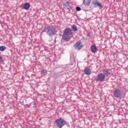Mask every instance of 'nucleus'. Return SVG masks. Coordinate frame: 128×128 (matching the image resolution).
<instances>
[{
  "label": "nucleus",
  "mask_w": 128,
  "mask_h": 128,
  "mask_svg": "<svg viewBox=\"0 0 128 128\" xmlns=\"http://www.w3.org/2000/svg\"><path fill=\"white\" fill-rule=\"evenodd\" d=\"M81 8H80V6H76V10H77V12H80V10Z\"/></svg>",
  "instance_id": "f3484780"
},
{
  "label": "nucleus",
  "mask_w": 128,
  "mask_h": 128,
  "mask_svg": "<svg viewBox=\"0 0 128 128\" xmlns=\"http://www.w3.org/2000/svg\"><path fill=\"white\" fill-rule=\"evenodd\" d=\"M74 48L77 50H80L82 48V42L80 41H78L74 45Z\"/></svg>",
  "instance_id": "39448f33"
},
{
  "label": "nucleus",
  "mask_w": 128,
  "mask_h": 128,
  "mask_svg": "<svg viewBox=\"0 0 128 128\" xmlns=\"http://www.w3.org/2000/svg\"><path fill=\"white\" fill-rule=\"evenodd\" d=\"M97 78L98 82H104L106 80V76L102 73H100L98 74Z\"/></svg>",
  "instance_id": "7ed1b4c3"
},
{
  "label": "nucleus",
  "mask_w": 128,
  "mask_h": 128,
  "mask_svg": "<svg viewBox=\"0 0 128 128\" xmlns=\"http://www.w3.org/2000/svg\"><path fill=\"white\" fill-rule=\"evenodd\" d=\"M62 38L66 42H68L70 38H72V37L70 35H68L67 34H64V33H63Z\"/></svg>",
  "instance_id": "423d86ee"
},
{
  "label": "nucleus",
  "mask_w": 128,
  "mask_h": 128,
  "mask_svg": "<svg viewBox=\"0 0 128 128\" xmlns=\"http://www.w3.org/2000/svg\"><path fill=\"white\" fill-rule=\"evenodd\" d=\"M114 98H120V96H122V92H120V90L118 89L116 90L114 92Z\"/></svg>",
  "instance_id": "20e7f679"
},
{
  "label": "nucleus",
  "mask_w": 128,
  "mask_h": 128,
  "mask_svg": "<svg viewBox=\"0 0 128 128\" xmlns=\"http://www.w3.org/2000/svg\"><path fill=\"white\" fill-rule=\"evenodd\" d=\"M43 32L51 36L56 34V30L54 26H48L44 29Z\"/></svg>",
  "instance_id": "f257e3e1"
},
{
  "label": "nucleus",
  "mask_w": 128,
  "mask_h": 128,
  "mask_svg": "<svg viewBox=\"0 0 128 128\" xmlns=\"http://www.w3.org/2000/svg\"><path fill=\"white\" fill-rule=\"evenodd\" d=\"M83 4H84L85 6H88V4H90V0H84Z\"/></svg>",
  "instance_id": "ddd939ff"
},
{
  "label": "nucleus",
  "mask_w": 128,
  "mask_h": 128,
  "mask_svg": "<svg viewBox=\"0 0 128 128\" xmlns=\"http://www.w3.org/2000/svg\"><path fill=\"white\" fill-rule=\"evenodd\" d=\"M6 47L5 46H0V52H4V50H6Z\"/></svg>",
  "instance_id": "dca6fc26"
},
{
  "label": "nucleus",
  "mask_w": 128,
  "mask_h": 128,
  "mask_svg": "<svg viewBox=\"0 0 128 128\" xmlns=\"http://www.w3.org/2000/svg\"><path fill=\"white\" fill-rule=\"evenodd\" d=\"M72 29L73 32H76L78 30V27L76 25H73L72 26Z\"/></svg>",
  "instance_id": "4468645a"
},
{
  "label": "nucleus",
  "mask_w": 128,
  "mask_h": 128,
  "mask_svg": "<svg viewBox=\"0 0 128 128\" xmlns=\"http://www.w3.org/2000/svg\"><path fill=\"white\" fill-rule=\"evenodd\" d=\"M2 60H4V58H2V57L0 56V62H2Z\"/></svg>",
  "instance_id": "a211bd4d"
},
{
  "label": "nucleus",
  "mask_w": 128,
  "mask_h": 128,
  "mask_svg": "<svg viewBox=\"0 0 128 128\" xmlns=\"http://www.w3.org/2000/svg\"><path fill=\"white\" fill-rule=\"evenodd\" d=\"M41 74H44V76H46V74H48V70H43L41 72Z\"/></svg>",
  "instance_id": "2eb2a0df"
},
{
  "label": "nucleus",
  "mask_w": 128,
  "mask_h": 128,
  "mask_svg": "<svg viewBox=\"0 0 128 128\" xmlns=\"http://www.w3.org/2000/svg\"><path fill=\"white\" fill-rule=\"evenodd\" d=\"M56 126L58 128H62V126L66 124V122L62 118H60L55 120Z\"/></svg>",
  "instance_id": "f03ea898"
},
{
  "label": "nucleus",
  "mask_w": 128,
  "mask_h": 128,
  "mask_svg": "<svg viewBox=\"0 0 128 128\" xmlns=\"http://www.w3.org/2000/svg\"><path fill=\"white\" fill-rule=\"evenodd\" d=\"M23 8L24 10H28L30 8V4L28 2H26L24 4V6Z\"/></svg>",
  "instance_id": "f8f14e48"
},
{
  "label": "nucleus",
  "mask_w": 128,
  "mask_h": 128,
  "mask_svg": "<svg viewBox=\"0 0 128 128\" xmlns=\"http://www.w3.org/2000/svg\"><path fill=\"white\" fill-rule=\"evenodd\" d=\"M103 74H104L105 77L110 76V72L108 70H103Z\"/></svg>",
  "instance_id": "9b49d317"
},
{
  "label": "nucleus",
  "mask_w": 128,
  "mask_h": 128,
  "mask_svg": "<svg viewBox=\"0 0 128 128\" xmlns=\"http://www.w3.org/2000/svg\"><path fill=\"white\" fill-rule=\"evenodd\" d=\"M90 50L93 54H96V52L98 48H96V45H92L90 46Z\"/></svg>",
  "instance_id": "9d476101"
},
{
  "label": "nucleus",
  "mask_w": 128,
  "mask_h": 128,
  "mask_svg": "<svg viewBox=\"0 0 128 128\" xmlns=\"http://www.w3.org/2000/svg\"><path fill=\"white\" fill-rule=\"evenodd\" d=\"M92 4L94 6H98L99 8H102V5L98 0H96L92 2Z\"/></svg>",
  "instance_id": "6e6552de"
},
{
  "label": "nucleus",
  "mask_w": 128,
  "mask_h": 128,
  "mask_svg": "<svg viewBox=\"0 0 128 128\" xmlns=\"http://www.w3.org/2000/svg\"><path fill=\"white\" fill-rule=\"evenodd\" d=\"M30 106H32L31 104H26V108H30Z\"/></svg>",
  "instance_id": "6ab92c4d"
},
{
  "label": "nucleus",
  "mask_w": 128,
  "mask_h": 128,
  "mask_svg": "<svg viewBox=\"0 0 128 128\" xmlns=\"http://www.w3.org/2000/svg\"><path fill=\"white\" fill-rule=\"evenodd\" d=\"M64 34H68V36H72V30L70 28H66L64 31Z\"/></svg>",
  "instance_id": "0eeeda50"
},
{
  "label": "nucleus",
  "mask_w": 128,
  "mask_h": 128,
  "mask_svg": "<svg viewBox=\"0 0 128 128\" xmlns=\"http://www.w3.org/2000/svg\"><path fill=\"white\" fill-rule=\"evenodd\" d=\"M84 72L85 74H86V76H89V74H92V70L90 68H86L84 69Z\"/></svg>",
  "instance_id": "1a4fd4ad"
}]
</instances>
